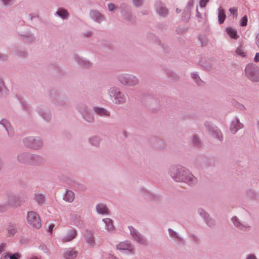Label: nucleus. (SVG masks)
I'll return each instance as SVG.
<instances>
[{"label":"nucleus","mask_w":259,"mask_h":259,"mask_svg":"<svg viewBox=\"0 0 259 259\" xmlns=\"http://www.w3.org/2000/svg\"><path fill=\"white\" fill-rule=\"evenodd\" d=\"M102 222L105 225V229L108 232H112L115 230L113 221L110 218H104Z\"/></svg>","instance_id":"22"},{"label":"nucleus","mask_w":259,"mask_h":259,"mask_svg":"<svg viewBox=\"0 0 259 259\" xmlns=\"http://www.w3.org/2000/svg\"><path fill=\"white\" fill-rule=\"evenodd\" d=\"M69 219L75 225L80 224L82 222L80 216L75 212H72L70 213Z\"/></svg>","instance_id":"28"},{"label":"nucleus","mask_w":259,"mask_h":259,"mask_svg":"<svg viewBox=\"0 0 259 259\" xmlns=\"http://www.w3.org/2000/svg\"><path fill=\"white\" fill-rule=\"evenodd\" d=\"M232 222L235 228L242 231H248L250 229V226L247 224L242 223L236 216L231 219Z\"/></svg>","instance_id":"11"},{"label":"nucleus","mask_w":259,"mask_h":259,"mask_svg":"<svg viewBox=\"0 0 259 259\" xmlns=\"http://www.w3.org/2000/svg\"><path fill=\"white\" fill-rule=\"evenodd\" d=\"M168 232L169 237L177 245H180L183 244V239L180 236L178 232L170 228L168 229Z\"/></svg>","instance_id":"13"},{"label":"nucleus","mask_w":259,"mask_h":259,"mask_svg":"<svg viewBox=\"0 0 259 259\" xmlns=\"http://www.w3.org/2000/svg\"><path fill=\"white\" fill-rule=\"evenodd\" d=\"M36 201L39 204H41L45 201V196L44 194L40 193H36L35 195Z\"/></svg>","instance_id":"39"},{"label":"nucleus","mask_w":259,"mask_h":259,"mask_svg":"<svg viewBox=\"0 0 259 259\" xmlns=\"http://www.w3.org/2000/svg\"><path fill=\"white\" fill-rule=\"evenodd\" d=\"M44 162V159L41 156L30 153L29 164L39 165Z\"/></svg>","instance_id":"16"},{"label":"nucleus","mask_w":259,"mask_h":259,"mask_svg":"<svg viewBox=\"0 0 259 259\" xmlns=\"http://www.w3.org/2000/svg\"><path fill=\"white\" fill-rule=\"evenodd\" d=\"M255 42L257 47L259 48V34H257L256 36Z\"/></svg>","instance_id":"60"},{"label":"nucleus","mask_w":259,"mask_h":259,"mask_svg":"<svg viewBox=\"0 0 259 259\" xmlns=\"http://www.w3.org/2000/svg\"><path fill=\"white\" fill-rule=\"evenodd\" d=\"M96 212L101 215H108L109 214V209L106 205L103 203H99L96 205Z\"/></svg>","instance_id":"19"},{"label":"nucleus","mask_w":259,"mask_h":259,"mask_svg":"<svg viewBox=\"0 0 259 259\" xmlns=\"http://www.w3.org/2000/svg\"><path fill=\"white\" fill-rule=\"evenodd\" d=\"M116 78L121 85L126 87H135L139 83L138 77L132 74L120 73L118 74Z\"/></svg>","instance_id":"3"},{"label":"nucleus","mask_w":259,"mask_h":259,"mask_svg":"<svg viewBox=\"0 0 259 259\" xmlns=\"http://www.w3.org/2000/svg\"><path fill=\"white\" fill-rule=\"evenodd\" d=\"M6 246V244L5 243L0 244V253L5 250Z\"/></svg>","instance_id":"55"},{"label":"nucleus","mask_w":259,"mask_h":259,"mask_svg":"<svg viewBox=\"0 0 259 259\" xmlns=\"http://www.w3.org/2000/svg\"><path fill=\"white\" fill-rule=\"evenodd\" d=\"M0 124L2 125L7 132L8 135L10 137L14 135L13 130L12 129L10 122L6 119H2L0 120Z\"/></svg>","instance_id":"20"},{"label":"nucleus","mask_w":259,"mask_h":259,"mask_svg":"<svg viewBox=\"0 0 259 259\" xmlns=\"http://www.w3.org/2000/svg\"><path fill=\"white\" fill-rule=\"evenodd\" d=\"M74 58L77 63L82 67H89L91 65V63L89 60L78 55H76Z\"/></svg>","instance_id":"23"},{"label":"nucleus","mask_w":259,"mask_h":259,"mask_svg":"<svg viewBox=\"0 0 259 259\" xmlns=\"http://www.w3.org/2000/svg\"><path fill=\"white\" fill-rule=\"evenodd\" d=\"M204 125L211 136L218 139L220 141H223V135L218 127L214 126L209 121H206L204 123Z\"/></svg>","instance_id":"6"},{"label":"nucleus","mask_w":259,"mask_h":259,"mask_svg":"<svg viewBox=\"0 0 259 259\" xmlns=\"http://www.w3.org/2000/svg\"><path fill=\"white\" fill-rule=\"evenodd\" d=\"M9 91L5 85L4 80L0 77V96H6L8 94Z\"/></svg>","instance_id":"34"},{"label":"nucleus","mask_w":259,"mask_h":259,"mask_svg":"<svg viewBox=\"0 0 259 259\" xmlns=\"http://www.w3.org/2000/svg\"><path fill=\"white\" fill-rule=\"evenodd\" d=\"M196 16L198 17H201V14L198 12V9H196Z\"/></svg>","instance_id":"61"},{"label":"nucleus","mask_w":259,"mask_h":259,"mask_svg":"<svg viewBox=\"0 0 259 259\" xmlns=\"http://www.w3.org/2000/svg\"><path fill=\"white\" fill-rule=\"evenodd\" d=\"M78 252L75 248L69 247L66 248L63 254V259H75L78 255Z\"/></svg>","instance_id":"12"},{"label":"nucleus","mask_w":259,"mask_h":259,"mask_svg":"<svg viewBox=\"0 0 259 259\" xmlns=\"http://www.w3.org/2000/svg\"><path fill=\"white\" fill-rule=\"evenodd\" d=\"M143 2V0H133L134 5L137 7H141L142 5Z\"/></svg>","instance_id":"50"},{"label":"nucleus","mask_w":259,"mask_h":259,"mask_svg":"<svg viewBox=\"0 0 259 259\" xmlns=\"http://www.w3.org/2000/svg\"><path fill=\"white\" fill-rule=\"evenodd\" d=\"M192 238H193V239L194 240H195V241H197V238L195 236H194V235H192Z\"/></svg>","instance_id":"62"},{"label":"nucleus","mask_w":259,"mask_h":259,"mask_svg":"<svg viewBox=\"0 0 259 259\" xmlns=\"http://www.w3.org/2000/svg\"><path fill=\"white\" fill-rule=\"evenodd\" d=\"M81 116L83 119L88 122H92L94 120V116L90 111L82 114Z\"/></svg>","instance_id":"37"},{"label":"nucleus","mask_w":259,"mask_h":259,"mask_svg":"<svg viewBox=\"0 0 259 259\" xmlns=\"http://www.w3.org/2000/svg\"><path fill=\"white\" fill-rule=\"evenodd\" d=\"M130 233L132 238L138 243L143 245H147L148 242L147 239L141 234L135 228L132 226H128Z\"/></svg>","instance_id":"7"},{"label":"nucleus","mask_w":259,"mask_h":259,"mask_svg":"<svg viewBox=\"0 0 259 259\" xmlns=\"http://www.w3.org/2000/svg\"><path fill=\"white\" fill-rule=\"evenodd\" d=\"M89 143L95 147H98L99 146L101 141V139L99 136H94L90 137L89 140Z\"/></svg>","instance_id":"30"},{"label":"nucleus","mask_w":259,"mask_h":259,"mask_svg":"<svg viewBox=\"0 0 259 259\" xmlns=\"http://www.w3.org/2000/svg\"><path fill=\"white\" fill-rule=\"evenodd\" d=\"M84 237L86 243L90 247H94L95 246V241L92 233L87 232L84 234Z\"/></svg>","instance_id":"29"},{"label":"nucleus","mask_w":259,"mask_h":259,"mask_svg":"<svg viewBox=\"0 0 259 259\" xmlns=\"http://www.w3.org/2000/svg\"><path fill=\"white\" fill-rule=\"evenodd\" d=\"M23 142L25 147L33 150L40 149L43 145L41 138L39 137H28L25 138Z\"/></svg>","instance_id":"4"},{"label":"nucleus","mask_w":259,"mask_h":259,"mask_svg":"<svg viewBox=\"0 0 259 259\" xmlns=\"http://www.w3.org/2000/svg\"><path fill=\"white\" fill-rule=\"evenodd\" d=\"M194 5V1L193 0H189L187 2L186 9L191 10V8Z\"/></svg>","instance_id":"49"},{"label":"nucleus","mask_w":259,"mask_h":259,"mask_svg":"<svg viewBox=\"0 0 259 259\" xmlns=\"http://www.w3.org/2000/svg\"><path fill=\"white\" fill-rule=\"evenodd\" d=\"M8 236H13L17 232V228L16 225L14 224H10L7 228Z\"/></svg>","instance_id":"33"},{"label":"nucleus","mask_w":259,"mask_h":259,"mask_svg":"<svg viewBox=\"0 0 259 259\" xmlns=\"http://www.w3.org/2000/svg\"><path fill=\"white\" fill-rule=\"evenodd\" d=\"M235 106L237 108L240 109V110L244 111L246 110V108L244 107V106L239 103H236Z\"/></svg>","instance_id":"51"},{"label":"nucleus","mask_w":259,"mask_h":259,"mask_svg":"<svg viewBox=\"0 0 259 259\" xmlns=\"http://www.w3.org/2000/svg\"><path fill=\"white\" fill-rule=\"evenodd\" d=\"M55 15L58 16L62 19H66L69 17V13L67 10L60 8L56 12Z\"/></svg>","instance_id":"27"},{"label":"nucleus","mask_w":259,"mask_h":259,"mask_svg":"<svg viewBox=\"0 0 259 259\" xmlns=\"http://www.w3.org/2000/svg\"><path fill=\"white\" fill-rule=\"evenodd\" d=\"M247 21H248V20H247V16L246 15H245L244 16H243L242 17L241 20L240 21V25L241 26H246L247 24Z\"/></svg>","instance_id":"47"},{"label":"nucleus","mask_w":259,"mask_h":259,"mask_svg":"<svg viewBox=\"0 0 259 259\" xmlns=\"http://www.w3.org/2000/svg\"><path fill=\"white\" fill-rule=\"evenodd\" d=\"M218 22L220 24H222L226 19L225 11L221 7L218 8Z\"/></svg>","instance_id":"31"},{"label":"nucleus","mask_w":259,"mask_h":259,"mask_svg":"<svg viewBox=\"0 0 259 259\" xmlns=\"http://www.w3.org/2000/svg\"><path fill=\"white\" fill-rule=\"evenodd\" d=\"M37 113L44 120L49 121L51 118L50 112L44 108H39L37 110Z\"/></svg>","instance_id":"25"},{"label":"nucleus","mask_w":259,"mask_h":259,"mask_svg":"<svg viewBox=\"0 0 259 259\" xmlns=\"http://www.w3.org/2000/svg\"><path fill=\"white\" fill-rule=\"evenodd\" d=\"M104 259H118V258L112 254L108 253L104 257Z\"/></svg>","instance_id":"53"},{"label":"nucleus","mask_w":259,"mask_h":259,"mask_svg":"<svg viewBox=\"0 0 259 259\" xmlns=\"http://www.w3.org/2000/svg\"><path fill=\"white\" fill-rule=\"evenodd\" d=\"M155 9L157 13L161 17H165L168 14V10L160 1L156 3Z\"/></svg>","instance_id":"15"},{"label":"nucleus","mask_w":259,"mask_h":259,"mask_svg":"<svg viewBox=\"0 0 259 259\" xmlns=\"http://www.w3.org/2000/svg\"><path fill=\"white\" fill-rule=\"evenodd\" d=\"M191 76H192V77L193 78V79L195 80V81L196 82V83L198 85H202L203 81L200 78L199 76H198V75L197 73H192L191 74Z\"/></svg>","instance_id":"41"},{"label":"nucleus","mask_w":259,"mask_h":259,"mask_svg":"<svg viewBox=\"0 0 259 259\" xmlns=\"http://www.w3.org/2000/svg\"><path fill=\"white\" fill-rule=\"evenodd\" d=\"M76 109L81 115L89 111L88 106L84 103L78 104L76 106Z\"/></svg>","instance_id":"35"},{"label":"nucleus","mask_w":259,"mask_h":259,"mask_svg":"<svg viewBox=\"0 0 259 259\" xmlns=\"http://www.w3.org/2000/svg\"><path fill=\"white\" fill-rule=\"evenodd\" d=\"M245 259H257L256 255L253 253H250L246 256Z\"/></svg>","instance_id":"54"},{"label":"nucleus","mask_w":259,"mask_h":259,"mask_svg":"<svg viewBox=\"0 0 259 259\" xmlns=\"http://www.w3.org/2000/svg\"><path fill=\"white\" fill-rule=\"evenodd\" d=\"M9 258V252L3 253L0 259H8Z\"/></svg>","instance_id":"56"},{"label":"nucleus","mask_w":259,"mask_h":259,"mask_svg":"<svg viewBox=\"0 0 259 259\" xmlns=\"http://www.w3.org/2000/svg\"><path fill=\"white\" fill-rule=\"evenodd\" d=\"M235 53L238 56L241 57H245L246 54V53L245 51V48L242 45H240L239 47L237 48Z\"/></svg>","instance_id":"38"},{"label":"nucleus","mask_w":259,"mask_h":259,"mask_svg":"<svg viewBox=\"0 0 259 259\" xmlns=\"http://www.w3.org/2000/svg\"><path fill=\"white\" fill-rule=\"evenodd\" d=\"M27 220L28 224L34 228L39 229L41 226L40 218L34 211H29L27 213Z\"/></svg>","instance_id":"8"},{"label":"nucleus","mask_w":259,"mask_h":259,"mask_svg":"<svg viewBox=\"0 0 259 259\" xmlns=\"http://www.w3.org/2000/svg\"><path fill=\"white\" fill-rule=\"evenodd\" d=\"M181 10H179V9H176V13H180V12H181Z\"/></svg>","instance_id":"64"},{"label":"nucleus","mask_w":259,"mask_h":259,"mask_svg":"<svg viewBox=\"0 0 259 259\" xmlns=\"http://www.w3.org/2000/svg\"><path fill=\"white\" fill-rule=\"evenodd\" d=\"M191 16V10L185 9L183 14V18L185 20H188Z\"/></svg>","instance_id":"44"},{"label":"nucleus","mask_w":259,"mask_h":259,"mask_svg":"<svg viewBox=\"0 0 259 259\" xmlns=\"http://www.w3.org/2000/svg\"><path fill=\"white\" fill-rule=\"evenodd\" d=\"M209 0H200L199 5L201 8H204L206 6Z\"/></svg>","instance_id":"52"},{"label":"nucleus","mask_w":259,"mask_h":259,"mask_svg":"<svg viewBox=\"0 0 259 259\" xmlns=\"http://www.w3.org/2000/svg\"><path fill=\"white\" fill-rule=\"evenodd\" d=\"M93 110L96 114L100 116L108 117L110 114L109 111L103 107H94Z\"/></svg>","instance_id":"24"},{"label":"nucleus","mask_w":259,"mask_h":259,"mask_svg":"<svg viewBox=\"0 0 259 259\" xmlns=\"http://www.w3.org/2000/svg\"><path fill=\"white\" fill-rule=\"evenodd\" d=\"M197 212L199 215L203 218V220L207 219L209 215V214L205 210L201 208H199L197 209Z\"/></svg>","instance_id":"40"},{"label":"nucleus","mask_w":259,"mask_h":259,"mask_svg":"<svg viewBox=\"0 0 259 259\" xmlns=\"http://www.w3.org/2000/svg\"><path fill=\"white\" fill-rule=\"evenodd\" d=\"M229 12H230V14L231 15H233L234 17L236 18L237 17L238 10H237V8H236V7L230 8L229 9Z\"/></svg>","instance_id":"46"},{"label":"nucleus","mask_w":259,"mask_h":259,"mask_svg":"<svg viewBox=\"0 0 259 259\" xmlns=\"http://www.w3.org/2000/svg\"><path fill=\"white\" fill-rule=\"evenodd\" d=\"M69 185H70L71 187H73V186H74V183L73 182H71L70 183H69Z\"/></svg>","instance_id":"63"},{"label":"nucleus","mask_w":259,"mask_h":259,"mask_svg":"<svg viewBox=\"0 0 259 259\" xmlns=\"http://www.w3.org/2000/svg\"><path fill=\"white\" fill-rule=\"evenodd\" d=\"M116 248L117 250L125 252L127 254L134 253V247L129 241H124L118 243L116 245Z\"/></svg>","instance_id":"9"},{"label":"nucleus","mask_w":259,"mask_h":259,"mask_svg":"<svg viewBox=\"0 0 259 259\" xmlns=\"http://www.w3.org/2000/svg\"><path fill=\"white\" fill-rule=\"evenodd\" d=\"M77 235V231L75 229L72 228L68 230L66 235H64L62 238L63 242H67L72 241L74 239Z\"/></svg>","instance_id":"18"},{"label":"nucleus","mask_w":259,"mask_h":259,"mask_svg":"<svg viewBox=\"0 0 259 259\" xmlns=\"http://www.w3.org/2000/svg\"><path fill=\"white\" fill-rule=\"evenodd\" d=\"M30 153L28 152H22L17 156L18 161L23 164H29Z\"/></svg>","instance_id":"21"},{"label":"nucleus","mask_w":259,"mask_h":259,"mask_svg":"<svg viewBox=\"0 0 259 259\" xmlns=\"http://www.w3.org/2000/svg\"><path fill=\"white\" fill-rule=\"evenodd\" d=\"M63 200L66 202L71 203L73 202L75 199L74 193L69 190H66L63 195Z\"/></svg>","instance_id":"26"},{"label":"nucleus","mask_w":259,"mask_h":259,"mask_svg":"<svg viewBox=\"0 0 259 259\" xmlns=\"http://www.w3.org/2000/svg\"><path fill=\"white\" fill-rule=\"evenodd\" d=\"M108 8L109 11H112L115 9V5L112 3L109 4L108 5Z\"/></svg>","instance_id":"57"},{"label":"nucleus","mask_w":259,"mask_h":259,"mask_svg":"<svg viewBox=\"0 0 259 259\" xmlns=\"http://www.w3.org/2000/svg\"><path fill=\"white\" fill-rule=\"evenodd\" d=\"M242 127L243 124L240 122L239 119L236 117L231 121L230 131L232 134H235Z\"/></svg>","instance_id":"14"},{"label":"nucleus","mask_w":259,"mask_h":259,"mask_svg":"<svg viewBox=\"0 0 259 259\" xmlns=\"http://www.w3.org/2000/svg\"><path fill=\"white\" fill-rule=\"evenodd\" d=\"M2 3L5 6L12 5L14 3V0H1Z\"/></svg>","instance_id":"48"},{"label":"nucleus","mask_w":259,"mask_h":259,"mask_svg":"<svg viewBox=\"0 0 259 259\" xmlns=\"http://www.w3.org/2000/svg\"><path fill=\"white\" fill-rule=\"evenodd\" d=\"M21 257V255L19 252H16L14 253H11L9 252V259H20Z\"/></svg>","instance_id":"43"},{"label":"nucleus","mask_w":259,"mask_h":259,"mask_svg":"<svg viewBox=\"0 0 259 259\" xmlns=\"http://www.w3.org/2000/svg\"><path fill=\"white\" fill-rule=\"evenodd\" d=\"M168 173L177 182H183L189 186L194 185L197 183V178L185 167L172 166L169 168Z\"/></svg>","instance_id":"1"},{"label":"nucleus","mask_w":259,"mask_h":259,"mask_svg":"<svg viewBox=\"0 0 259 259\" xmlns=\"http://www.w3.org/2000/svg\"><path fill=\"white\" fill-rule=\"evenodd\" d=\"M21 199L19 194H10L6 201V204L11 207H16L20 205Z\"/></svg>","instance_id":"10"},{"label":"nucleus","mask_w":259,"mask_h":259,"mask_svg":"<svg viewBox=\"0 0 259 259\" xmlns=\"http://www.w3.org/2000/svg\"><path fill=\"white\" fill-rule=\"evenodd\" d=\"M226 32L230 37L232 39H237L238 37L237 31L235 29L232 27H227L226 28Z\"/></svg>","instance_id":"32"},{"label":"nucleus","mask_w":259,"mask_h":259,"mask_svg":"<svg viewBox=\"0 0 259 259\" xmlns=\"http://www.w3.org/2000/svg\"><path fill=\"white\" fill-rule=\"evenodd\" d=\"M90 16L94 21L100 23L105 20L104 16L96 10H91Z\"/></svg>","instance_id":"17"},{"label":"nucleus","mask_w":259,"mask_h":259,"mask_svg":"<svg viewBox=\"0 0 259 259\" xmlns=\"http://www.w3.org/2000/svg\"><path fill=\"white\" fill-rule=\"evenodd\" d=\"M54 226L55 225L54 224L50 225L48 229V231L51 233Z\"/></svg>","instance_id":"58"},{"label":"nucleus","mask_w":259,"mask_h":259,"mask_svg":"<svg viewBox=\"0 0 259 259\" xmlns=\"http://www.w3.org/2000/svg\"><path fill=\"white\" fill-rule=\"evenodd\" d=\"M245 75L252 81H259V68L255 64L247 65L245 69Z\"/></svg>","instance_id":"5"},{"label":"nucleus","mask_w":259,"mask_h":259,"mask_svg":"<svg viewBox=\"0 0 259 259\" xmlns=\"http://www.w3.org/2000/svg\"><path fill=\"white\" fill-rule=\"evenodd\" d=\"M23 40L27 42H31L34 40V36L30 32H26L25 34L21 35Z\"/></svg>","instance_id":"36"},{"label":"nucleus","mask_w":259,"mask_h":259,"mask_svg":"<svg viewBox=\"0 0 259 259\" xmlns=\"http://www.w3.org/2000/svg\"><path fill=\"white\" fill-rule=\"evenodd\" d=\"M192 140L193 145L194 146L198 147L200 145L199 139L196 136H193Z\"/></svg>","instance_id":"45"},{"label":"nucleus","mask_w":259,"mask_h":259,"mask_svg":"<svg viewBox=\"0 0 259 259\" xmlns=\"http://www.w3.org/2000/svg\"><path fill=\"white\" fill-rule=\"evenodd\" d=\"M204 221L205 224L209 227H212L215 224L214 220L210 218L209 215L207 217V219H205Z\"/></svg>","instance_id":"42"},{"label":"nucleus","mask_w":259,"mask_h":259,"mask_svg":"<svg viewBox=\"0 0 259 259\" xmlns=\"http://www.w3.org/2000/svg\"><path fill=\"white\" fill-rule=\"evenodd\" d=\"M254 61L255 62H259V53H256L255 54V57L254 58Z\"/></svg>","instance_id":"59"},{"label":"nucleus","mask_w":259,"mask_h":259,"mask_svg":"<svg viewBox=\"0 0 259 259\" xmlns=\"http://www.w3.org/2000/svg\"><path fill=\"white\" fill-rule=\"evenodd\" d=\"M107 94L111 100L115 104H121L126 101L125 94L121 92L119 88L112 86L108 90Z\"/></svg>","instance_id":"2"}]
</instances>
